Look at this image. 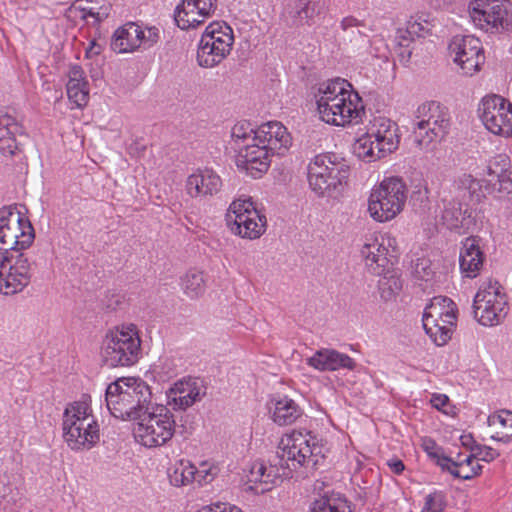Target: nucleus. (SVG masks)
Returning a JSON list of instances; mask_svg holds the SVG:
<instances>
[{
  "instance_id": "f257e3e1",
  "label": "nucleus",
  "mask_w": 512,
  "mask_h": 512,
  "mask_svg": "<svg viewBox=\"0 0 512 512\" xmlns=\"http://www.w3.org/2000/svg\"><path fill=\"white\" fill-rule=\"evenodd\" d=\"M35 238L30 220L17 207L0 209V293L21 292L31 281L33 264L20 250L28 248Z\"/></svg>"
},
{
  "instance_id": "f03ea898",
  "label": "nucleus",
  "mask_w": 512,
  "mask_h": 512,
  "mask_svg": "<svg viewBox=\"0 0 512 512\" xmlns=\"http://www.w3.org/2000/svg\"><path fill=\"white\" fill-rule=\"evenodd\" d=\"M316 103L320 118L336 126L358 123L365 113L361 97L342 78L321 83Z\"/></svg>"
},
{
  "instance_id": "7ed1b4c3",
  "label": "nucleus",
  "mask_w": 512,
  "mask_h": 512,
  "mask_svg": "<svg viewBox=\"0 0 512 512\" xmlns=\"http://www.w3.org/2000/svg\"><path fill=\"white\" fill-rule=\"evenodd\" d=\"M454 187L456 196L444 202L438 225L462 234L476 225L477 214L473 206L478 204L484 195L479 180L470 174L459 176L454 182Z\"/></svg>"
},
{
  "instance_id": "20e7f679",
  "label": "nucleus",
  "mask_w": 512,
  "mask_h": 512,
  "mask_svg": "<svg viewBox=\"0 0 512 512\" xmlns=\"http://www.w3.org/2000/svg\"><path fill=\"white\" fill-rule=\"evenodd\" d=\"M152 392L140 378L122 377L110 383L105 392L108 410L115 418L134 420L151 409Z\"/></svg>"
},
{
  "instance_id": "39448f33",
  "label": "nucleus",
  "mask_w": 512,
  "mask_h": 512,
  "mask_svg": "<svg viewBox=\"0 0 512 512\" xmlns=\"http://www.w3.org/2000/svg\"><path fill=\"white\" fill-rule=\"evenodd\" d=\"M322 447L316 442V438L310 432L293 431L281 439L274 464L264 471L263 481L266 485L273 484L277 473L274 466L280 465L290 470H296L302 466L315 467L323 458Z\"/></svg>"
},
{
  "instance_id": "423d86ee",
  "label": "nucleus",
  "mask_w": 512,
  "mask_h": 512,
  "mask_svg": "<svg viewBox=\"0 0 512 512\" xmlns=\"http://www.w3.org/2000/svg\"><path fill=\"white\" fill-rule=\"evenodd\" d=\"M91 397L83 394L63 413V437L72 450L91 449L100 439L99 425L92 414Z\"/></svg>"
},
{
  "instance_id": "0eeeda50",
  "label": "nucleus",
  "mask_w": 512,
  "mask_h": 512,
  "mask_svg": "<svg viewBox=\"0 0 512 512\" xmlns=\"http://www.w3.org/2000/svg\"><path fill=\"white\" fill-rule=\"evenodd\" d=\"M349 165L334 153L316 155L308 165V182L318 196H332L349 176Z\"/></svg>"
},
{
  "instance_id": "6e6552de",
  "label": "nucleus",
  "mask_w": 512,
  "mask_h": 512,
  "mask_svg": "<svg viewBox=\"0 0 512 512\" xmlns=\"http://www.w3.org/2000/svg\"><path fill=\"white\" fill-rule=\"evenodd\" d=\"M102 360L106 366L134 365L141 356V339L134 325L110 331L102 343Z\"/></svg>"
},
{
  "instance_id": "1a4fd4ad",
  "label": "nucleus",
  "mask_w": 512,
  "mask_h": 512,
  "mask_svg": "<svg viewBox=\"0 0 512 512\" xmlns=\"http://www.w3.org/2000/svg\"><path fill=\"white\" fill-rule=\"evenodd\" d=\"M406 200L405 182L399 177H388L372 189L368 200V211L374 220L386 222L402 211Z\"/></svg>"
},
{
  "instance_id": "9d476101",
  "label": "nucleus",
  "mask_w": 512,
  "mask_h": 512,
  "mask_svg": "<svg viewBox=\"0 0 512 512\" xmlns=\"http://www.w3.org/2000/svg\"><path fill=\"white\" fill-rule=\"evenodd\" d=\"M136 421L134 436L146 447L163 445L175 433L176 417L164 406H151V409Z\"/></svg>"
},
{
  "instance_id": "9b49d317",
  "label": "nucleus",
  "mask_w": 512,
  "mask_h": 512,
  "mask_svg": "<svg viewBox=\"0 0 512 512\" xmlns=\"http://www.w3.org/2000/svg\"><path fill=\"white\" fill-rule=\"evenodd\" d=\"M456 321L455 304L449 298L434 297L424 308L423 329L437 346H443L451 339Z\"/></svg>"
},
{
  "instance_id": "f8f14e48",
  "label": "nucleus",
  "mask_w": 512,
  "mask_h": 512,
  "mask_svg": "<svg viewBox=\"0 0 512 512\" xmlns=\"http://www.w3.org/2000/svg\"><path fill=\"white\" fill-rule=\"evenodd\" d=\"M469 14L473 23L486 32L512 29V3L509 0H471Z\"/></svg>"
},
{
  "instance_id": "ddd939ff",
  "label": "nucleus",
  "mask_w": 512,
  "mask_h": 512,
  "mask_svg": "<svg viewBox=\"0 0 512 512\" xmlns=\"http://www.w3.org/2000/svg\"><path fill=\"white\" fill-rule=\"evenodd\" d=\"M474 317L483 326L498 325L507 315L506 295L497 281H484L474 297Z\"/></svg>"
},
{
  "instance_id": "4468645a",
  "label": "nucleus",
  "mask_w": 512,
  "mask_h": 512,
  "mask_svg": "<svg viewBox=\"0 0 512 512\" xmlns=\"http://www.w3.org/2000/svg\"><path fill=\"white\" fill-rule=\"evenodd\" d=\"M226 220L231 231L242 238L258 239L266 231V216L255 208L251 199L234 200L229 206Z\"/></svg>"
},
{
  "instance_id": "2eb2a0df",
  "label": "nucleus",
  "mask_w": 512,
  "mask_h": 512,
  "mask_svg": "<svg viewBox=\"0 0 512 512\" xmlns=\"http://www.w3.org/2000/svg\"><path fill=\"white\" fill-rule=\"evenodd\" d=\"M365 267L373 275H386L393 272L397 259L395 239L387 234L367 238L360 250Z\"/></svg>"
},
{
  "instance_id": "dca6fc26",
  "label": "nucleus",
  "mask_w": 512,
  "mask_h": 512,
  "mask_svg": "<svg viewBox=\"0 0 512 512\" xmlns=\"http://www.w3.org/2000/svg\"><path fill=\"white\" fill-rule=\"evenodd\" d=\"M478 112L482 123L491 133L512 136V104L503 97L493 95L483 98Z\"/></svg>"
},
{
  "instance_id": "f3484780",
  "label": "nucleus",
  "mask_w": 512,
  "mask_h": 512,
  "mask_svg": "<svg viewBox=\"0 0 512 512\" xmlns=\"http://www.w3.org/2000/svg\"><path fill=\"white\" fill-rule=\"evenodd\" d=\"M448 49L463 75H473L485 61L481 41L472 35L454 36Z\"/></svg>"
},
{
  "instance_id": "a211bd4d",
  "label": "nucleus",
  "mask_w": 512,
  "mask_h": 512,
  "mask_svg": "<svg viewBox=\"0 0 512 512\" xmlns=\"http://www.w3.org/2000/svg\"><path fill=\"white\" fill-rule=\"evenodd\" d=\"M448 120L440 103L428 101L418 107V145L428 147L446 133Z\"/></svg>"
},
{
  "instance_id": "6ab92c4d",
  "label": "nucleus",
  "mask_w": 512,
  "mask_h": 512,
  "mask_svg": "<svg viewBox=\"0 0 512 512\" xmlns=\"http://www.w3.org/2000/svg\"><path fill=\"white\" fill-rule=\"evenodd\" d=\"M217 8V0H182L177 5L174 19L182 30L195 28L205 22Z\"/></svg>"
},
{
  "instance_id": "aec40b11",
  "label": "nucleus",
  "mask_w": 512,
  "mask_h": 512,
  "mask_svg": "<svg viewBox=\"0 0 512 512\" xmlns=\"http://www.w3.org/2000/svg\"><path fill=\"white\" fill-rule=\"evenodd\" d=\"M271 151L258 142H250L239 147L236 165L253 178H259L270 166Z\"/></svg>"
},
{
  "instance_id": "412c9836",
  "label": "nucleus",
  "mask_w": 512,
  "mask_h": 512,
  "mask_svg": "<svg viewBox=\"0 0 512 512\" xmlns=\"http://www.w3.org/2000/svg\"><path fill=\"white\" fill-rule=\"evenodd\" d=\"M206 394V388L199 379L179 380L168 390V405L173 410H183L191 407L194 403L200 401Z\"/></svg>"
},
{
  "instance_id": "4be33fe9",
  "label": "nucleus",
  "mask_w": 512,
  "mask_h": 512,
  "mask_svg": "<svg viewBox=\"0 0 512 512\" xmlns=\"http://www.w3.org/2000/svg\"><path fill=\"white\" fill-rule=\"evenodd\" d=\"M253 142H258L271 154L284 155L292 143L287 128L278 121H270L256 128Z\"/></svg>"
},
{
  "instance_id": "5701e85b",
  "label": "nucleus",
  "mask_w": 512,
  "mask_h": 512,
  "mask_svg": "<svg viewBox=\"0 0 512 512\" xmlns=\"http://www.w3.org/2000/svg\"><path fill=\"white\" fill-rule=\"evenodd\" d=\"M221 177L212 169H198L189 175L185 182V191L193 199H208L217 195L222 188Z\"/></svg>"
},
{
  "instance_id": "b1692460",
  "label": "nucleus",
  "mask_w": 512,
  "mask_h": 512,
  "mask_svg": "<svg viewBox=\"0 0 512 512\" xmlns=\"http://www.w3.org/2000/svg\"><path fill=\"white\" fill-rule=\"evenodd\" d=\"M307 365L319 371L354 370L356 361L335 349L321 348L306 360Z\"/></svg>"
},
{
  "instance_id": "393cba45",
  "label": "nucleus",
  "mask_w": 512,
  "mask_h": 512,
  "mask_svg": "<svg viewBox=\"0 0 512 512\" xmlns=\"http://www.w3.org/2000/svg\"><path fill=\"white\" fill-rule=\"evenodd\" d=\"M316 5V0H288L283 8L282 17L292 27L311 25L317 14Z\"/></svg>"
},
{
  "instance_id": "a878e982",
  "label": "nucleus",
  "mask_w": 512,
  "mask_h": 512,
  "mask_svg": "<svg viewBox=\"0 0 512 512\" xmlns=\"http://www.w3.org/2000/svg\"><path fill=\"white\" fill-rule=\"evenodd\" d=\"M484 254L479 246V239L471 236L462 243L460 251V269L464 276L475 278L483 266Z\"/></svg>"
},
{
  "instance_id": "bb28decb",
  "label": "nucleus",
  "mask_w": 512,
  "mask_h": 512,
  "mask_svg": "<svg viewBox=\"0 0 512 512\" xmlns=\"http://www.w3.org/2000/svg\"><path fill=\"white\" fill-rule=\"evenodd\" d=\"M23 132L22 125L10 113L0 111V153L13 156L19 150L16 136Z\"/></svg>"
},
{
  "instance_id": "cd10ccee",
  "label": "nucleus",
  "mask_w": 512,
  "mask_h": 512,
  "mask_svg": "<svg viewBox=\"0 0 512 512\" xmlns=\"http://www.w3.org/2000/svg\"><path fill=\"white\" fill-rule=\"evenodd\" d=\"M396 124L391 120L379 117L376 118L368 130L367 134L370 135L376 142L378 157H384L387 152H392L396 149Z\"/></svg>"
},
{
  "instance_id": "c85d7f7f",
  "label": "nucleus",
  "mask_w": 512,
  "mask_h": 512,
  "mask_svg": "<svg viewBox=\"0 0 512 512\" xmlns=\"http://www.w3.org/2000/svg\"><path fill=\"white\" fill-rule=\"evenodd\" d=\"M269 411L273 422L279 426L292 425L304 414L303 409L288 396L272 398Z\"/></svg>"
},
{
  "instance_id": "c756f323",
  "label": "nucleus",
  "mask_w": 512,
  "mask_h": 512,
  "mask_svg": "<svg viewBox=\"0 0 512 512\" xmlns=\"http://www.w3.org/2000/svg\"><path fill=\"white\" fill-rule=\"evenodd\" d=\"M142 27L134 22H128L118 28L111 39V49L118 53L133 52L141 47L140 34Z\"/></svg>"
},
{
  "instance_id": "7c9ffc66",
  "label": "nucleus",
  "mask_w": 512,
  "mask_h": 512,
  "mask_svg": "<svg viewBox=\"0 0 512 512\" xmlns=\"http://www.w3.org/2000/svg\"><path fill=\"white\" fill-rule=\"evenodd\" d=\"M232 47H228V41L222 39V42L209 43L200 41L197 50V61L201 67L212 68L221 63L230 53Z\"/></svg>"
},
{
  "instance_id": "2f4dec72",
  "label": "nucleus",
  "mask_w": 512,
  "mask_h": 512,
  "mask_svg": "<svg viewBox=\"0 0 512 512\" xmlns=\"http://www.w3.org/2000/svg\"><path fill=\"white\" fill-rule=\"evenodd\" d=\"M310 512H353L349 501L340 493L325 491L310 505Z\"/></svg>"
},
{
  "instance_id": "473e14b6",
  "label": "nucleus",
  "mask_w": 512,
  "mask_h": 512,
  "mask_svg": "<svg viewBox=\"0 0 512 512\" xmlns=\"http://www.w3.org/2000/svg\"><path fill=\"white\" fill-rule=\"evenodd\" d=\"M421 196L418 204V216L421 218L422 225H426L429 231H434L438 226V204L428 196V188L418 190V197Z\"/></svg>"
},
{
  "instance_id": "72a5a7b5",
  "label": "nucleus",
  "mask_w": 512,
  "mask_h": 512,
  "mask_svg": "<svg viewBox=\"0 0 512 512\" xmlns=\"http://www.w3.org/2000/svg\"><path fill=\"white\" fill-rule=\"evenodd\" d=\"M464 462H452V458L449 459V465L445 467L444 471L449 472L456 478L468 480L478 475L481 466L475 461L474 455H466Z\"/></svg>"
},
{
  "instance_id": "f704fd0d",
  "label": "nucleus",
  "mask_w": 512,
  "mask_h": 512,
  "mask_svg": "<svg viewBox=\"0 0 512 512\" xmlns=\"http://www.w3.org/2000/svg\"><path fill=\"white\" fill-rule=\"evenodd\" d=\"M195 475H197V467L189 461L181 460L174 466L168 476L173 486L181 487L194 482Z\"/></svg>"
},
{
  "instance_id": "c9c22d12",
  "label": "nucleus",
  "mask_w": 512,
  "mask_h": 512,
  "mask_svg": "<svg viewBox=\"0 0 512 512\" xmlns=\"http://www.w3.org/2000/svg\"><path fill=\"white\" fill-rule=\"evenodd\" d=\"M208 39L211 45L222 42V39L228 41V47H232L234 43L233 31L226 23L214 22L208 25L200 41H208Z\"/></svg>"
},
{
  "instance_id": "e433bc0d",
  "label": "nucleus",
  "mask_w": 512,
  "mask_h": 512,
  "mask_svg": "<svg viewBox=\"0 0 512 512\" xmlns=\"http://www.w3.org/2000/svg\"><path fill=\"white\" fill-rule=\"evenodd\" d=\"M353 153L359 158L367 162H372L381 157L377 155L375 140L368 135H362L353 144Z\"/></svg>"
},
{
  "instance_id": "4c0bfd02",
  "label": "nucleus",
  "mask_w": 512,
  "mask_h": 512,
  "mask_svg": "<svg viewBox=\"0 0 512 512\" xmlns=\"http://www.w3.org/2000/svg\"><path fill=\"white\" fill-rule=\"evenodd\" d=\"M378 276L381 277L378 282L380 296L383 300L389 301L402 289V281L394 267L392 273Z\"/></svg>"
},
{
  "instance_id": "58836bf2",
  "label": "nucleus",
  "mask_w": 512,
  "mask_h": 512,
  "mask_svg": "<svg viewBox=\"0 0 512 512\" xmlns=\"http://www.w3.org/2000/svg\"><path fill=\"white\" fill-rule=\"evenodd\" d=\"M182 287L188 297L198 298L205 291L203 273L196 270L187 272L182 278Z\"/></svg>"
},
{
  "instance_id": "ea45409f",
  "label": "nucleus",
  "mask_w": 512,
  "mask_h": 512,
  "mask_svg": "<svg viewBox=\"0 0 512 512\" xmlns=\"http://www.w3.org/2000/svg\"><path fill=\"white\" fill-rule=\"evenodd\" d=\"M74 8L80 11L82 20L92 17L94 19L93 24H99L109 16L108 7H96L90 0H76Z\"/></svg>"
},
{
  "instance_id": "a19ab883",
  "label": "nucleus",
  "mask_w": 512,
  "mask_h": 512,
  "mask_svg": "<svg viewBox=\"0 0 512 512\" xmlns=\"http://www.w3.org/2000/svg\"><path fill=\"white\" fill-rule=\"evenodd\" d=\"M421 448L426 453L427 458L439 466L442 470L449 465V457L444 454V450L435 440L429 437L421 439Z\"/></svg>"
},
{
  "instance_id": "79ce46f5",
  "label": "nucleus",
  "mask_w": 512,
  "mask_h": 512,
  "mask_svg": "<svg viewBox=\"0 0 512 512\" xmlns=\"http://www.w3.org/2000/svg\"><path fill=\"white\" fill-rule=\"evenodd\" d=\"M490 426H499L506 430L501 437L492 436L493 439L508 443L512 437V412L509 410H501L497 415L488 417Z\"/></svg>"
},
{
  "instance_id": "37998d69",
  "label": "nucleus",
  "mask_w": 512,
  "mask_h": 512,
  "mask_svg": "<svg viewBox=\"0 0 512 512\" xmlns=\"http://www.w3.org/2000/svg\"><path fill=\"white\" fill-rule=\"evenodd\" d=\"M66 88L69 100L75 103L77 107H83L88 103L89 87L87 81L68 82Z\"/></svg>"
},
{
  "instance_id": "c03bdc74",
  "label": "nucleus",
  "mask_w": 512,
  "mask_h": 512,
  "mask_svg": "<svg viewBox=\"0 0 512 512\" xmlns=\"http://www.w3.org/2000/svg\"><path fill=\"white\" fill-rule=\"evenodd\" d=\"M256 129L247 121L236 123L231 130V137L238 148L244 144L253 142V135Z\"/></svg>"
},
{
  "instance_id": "a18cd8bd",
  "label": "nucleus",
  "mask_w": 512,
  "mask_h": 512,
  "mask_svg": "<svg viewBox=\"0 0 512 512\" xmlns=\"http://www.w3.org/2000/svg\"><path fill=\"white\" fill-rule=\"evenodd\" d=\"M220 468L217 464L203 461L197 468V475H195V481L200 485L204 486L210 484L219 474Z\"/></svg>"
},
{
  "instance_id": "49530a36",
  "label": "nucleus",
  "mask_w": 512,
  "mask_h": 512,
  "mask_svg": "<svg viewBox=\"0 0 512 512\" xmlns=\"http://www.w3.org/2000/svg\"><path fill=\"white\" fill-rule=\"evenodd\" d=\"M340 26L342 30L347 33V36L351 42L353 40H355L356 42L366 41L367 36L364 33H362L360 30H353V28L364 26V23L362 21H359L357 18L353 16L344 17L340 23Z\"/></svg>"
},
{
  "instance_id": "de8ad7c7",
  "label": "nucleus",
  "mask_w": 512,
  "mask_h": 512,
  "mask_svg": "<svg viewBox=\"0 0 512 512\" xmlns=\"http://www.w3.org/2000/svg\"><path fill=\"white\" fill-rule=\"evenodd\" d=\"M445 507V495L442 491L434 490L426 495L421 512H442Z\"/></svg>"
},
{
  "instance_id": "09e8293b",
  "label": "nucleus",
  "mask_w": 512,
  "mask_h": 512,
  "mask_svg": "<svg viewBox=\"0 0 512 512\" xmlns=\"http://www.w3.org/2000/svg\"><path fill=\"white\" fill-rule=\"evenodd\" d=\"M429 402L431 405L448 416L456 415V408L450 404L449 397L446 394L434 393Z\"/></svg>"
},
{
  "instance_id": "8fccbe9b",
  "label": "nucleus",
  "mask_w": 512,
  "mask_h": 512,
  "mask_svg": "<svg viewBox=\"0 0 512 512\" xmlns=\"http://www.w3.org/2000/svg\"><path fill=\"white\" fill-rule=\"evenodd\" d=\"M141 38V46L144 49H149L156 45L160 40V30L155 26L142 28V33L140 34Z\"/></svg>"
},
{
  "instance_id": "3c124183",
  "label": "nucleus",
  "mask_w": 512,
  "mask_h": 512,
  "mask_svg": "<svg viewBox=\"0 0 512 512\" xmlns=\"http://www.w3.org/2000/svg\"><path fill=\"white\" fill-rule=\"evenodd\" d=\"M193 418L190 414H181L179 419H176L175 433H179L183 437L190 435L195 429Z\"/></svg>"
},
{
  "instance_id": "603ef678",
  "label": "nucleus",
  "mask_w": 512,
  "mask_h": 512,
  "mask_svg": "<svg viewBox=\"0 0 512 512\" xmlns=\"http://www.w3.org/2000/svg\"><path fill=\"white\" fill-rule=\"evenodd\" d=\"M471 451L475 460L479 459L485 462H491L499 456V453L489 446L474 445L471 447Z\"/></svg>"
},
{
  "instance_id": "864d4df0",
  "label": "nucleus",
  "mask_w": 512,
  "mask_h": 512,
  "mask_svg": "<svg viewBox=\"0 0 512 512\" xmlns=\"http://www.w3.org/2000/svg\"><path fill=\"white\" fill-rule=\"evenodd\" d=\"M499 183V192L512 194V168L507 171H494V176Z\"/></svg>"
},
{
  "instance_id": "5fc2aeb1",
  "label": "nucleus",
  "mask_w": 512,
  "mask_h": 512,
  "mask_svg": "<svg viewBox=\"0 0 512 512\" xmlns=\"http://www.w3.org/2000/svg\"><path fill=\"white\" fill-rule=\"evenodd\" d=\"M511 168L509 158L506 155L500 154L489 161L487 174L494 176V171H507Z\"/></svg>"
},
{
  "instance_id": "6e6d98bb",
  "label": "nucleus",
  "mask_w": 512,
  "mask_h": 512,
  "mask_svg": "<svg viewBox=\"0 0 512 512\" xmlns=\"http://www.w3.org/2000/svg\"><path fill=\"white\" fill-rule=\"evenodd\" d=\"M198 512H243L236 506H231L227 503H215L209 506H204Z\"/></svg>"
},
{
  "instance_id": "4d7b16f0",
  "label": "nucleus",
  "mask_w": 512,
  "mask_h": 512,
  "mask_svg": "<svg viewBox=\"0 0 512 512\" xmlns=\"http://www.w3.org/2000/svg\"><path fill=\"white\" fill-rule=\"evenodd\" d=\"M398 46H410L414 42V33L407 29H398L396 35Z\"/></svg>"
},
{
  "instance_id": "13d9d810",
  "label": "nucleus",
  "mask_w": 512,
  "mask_h": 512,
  "mask_svg": "<svg viewBox=\"0 0 512 512\" xmlns=\"http://www.w3.org/2000/svg\"><path fill=\"white\" fill-rule=\"evenodd\" d=\"M266 470H267V467L262 462L254 463L250 470L249 481L254 482V483H257V482L261 483L263 481L264 471H266Z\"/></svg>"
},
{
  "instance_id": "bf43d9fd",
  "label": "nucleus",
  "mask_w": 512,
  "mask_h": 512,
  "mask_svg": "<svg viewBox=\"0 0 512 512\" xmlns=\"http://www.w3.org/2000/svg\"><path fill=\"white\" fill-rule=\"evenodd\" d=\"M414 46H398L397 50V56L399 59V62L403 65H408L412 61Z\"/></svg>"
},
{
  "instance_id": "052dcab7",
  "label": "nucleus",
  "mask_w": 512,
  "mask_h": 512,
  "mask_svg": "<svg viewBox=\"0 0 512 512\" xmlns=\"http://www.w3.org/2000/svg\"><path fill=\"white\" fill-rule=\"evenodd\" d=\"M69 80L68 82L74 83V82H83L87 81L84 77V71L81 66L79 65H73L70 67L68 72Z\"/></svg>"
},
{
  "instance_id": "680f3d73",
  "label": "nucleus",
  "mask_w": 512,
  "mask_h": 512,
  "mask_svg": "<svg viewBox=\"0 0 512 512\" xmlns=\"http://www.w3.org/2000/svg\"><path fill=\"white\" fill-rule=\"evenodd\" d=\"M426 26L422 25L421 23L418 22V39L419 38H425L426 36H432V26L426 22Z\"/></svg>"
},
{
  "instance_id": "e2e57ef3",
  "label": "nucleus",
  "mask_w": 512,
  "mask_h": 512,
  "mask_svg": "<svg viewBox=\"0 0 512 512\" xmlns=\"http://www.w3.org/2000/svg\"><path fill=\"white\" fill-rule=\"evenodd\" d=\"M388 465H389L390 469L392 470V472H394L395 474H400L405 468L403 462L398 459L389 461Z\"/></svg>"
},
{
  "instance_id": "0e129e2a",
  "label": "nucleus",
  "mask_w": 512,
  "mask_h": 512,
  "mask_svg": "<svg viewBox=\"0 0 512 512\" xmlns=\"http://www.w3.org/2000/svg\"><path fill=\"white\" fill-rule=\"evenodd\" d=\"M428 260H421V262L419 263L418 262V266L421 265L422 266V270H423V276L422 278H424L426 281L429 279V277L433 274V271L430 269V266L428 264Z\"/></svg>"
},
{
  "instance_id": "69168bd1",
  "label": "nucleus",
  "mask_w": 512,
  "mask_h": 512,
  "mask_svg": "<svg viewBox=\"0 0 512 512\" xmlns=\"http://www.w3.org/2000/svg\"><path fill=\"white\" fill-rule=\"evenodd\" d=\"M452 0H430L434 8H443L451 3Z\"/></svg>"
},
{
  "instance_id": "338daca9",
  "label": "nucleus",
  "mask_w": 512,
  "mask_h": 512,
  "mask_svg": "<svg viewBox=\"0 0 512 512\" xmlns=\"http://www.w3.org/2000/svg\"><path fill=\"white\" fill-rule=\"evenodd\" d=\"M471 441H472V438L470 436H462L461 437V442L464 446H468Z\"/></svg>"
},
{
  "instance_id": "774afa93",
  "label": "nucleus",
  "mask_w": 512,
  "mask_h": 512,
  "mask_svg": "<svg viewBox=\"0 0 512 512\" xmlns=\"http://www.w3.org/2000/svg\"><path fill=\"white\" fill-rule=\"evenodd\" d=\"M464 458H465V456H463L462 454H458L456 459H452V462H464V463H466V461H464Z\"/></svg>"
}]
</instances>
